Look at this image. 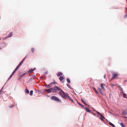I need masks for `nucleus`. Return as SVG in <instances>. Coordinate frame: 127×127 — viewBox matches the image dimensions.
I'll return each instance as SVG.
<instances>
[{
	"mask_svg": "<svg viewBox=\"0 0 127 127\" xmlns=\"http://www.w3.org/2000/svg\"><path fill=\"white\" fill-rule=\"evenodd\" d=\"M98 90H99V93H102V91H101V89H100L99 88L98 89Z\"/></svg>",
	"mask_w": 127,
	"mask_h": 127,
	"instance_id": "27",
	"label": "nucleus"
},
{
	"mask_svg": "<svg viewBox=\"0 0 127 127\" xmlns=\"http://www.w3.org/2000/svg\"><path fill=\"white\" fill-rule=\"evenodd\" d=\"M104 78H105V74L104 76Z\"/></svg>",
	"mask_w": 127,
	"mask_h": 127,
	"instance_id": "42",
	"label": "nucleus"
},
{
	"mask_svg": "<svg viewBox=\"0 0 127 127\" xmlns=\"http://www.w3.org/2000/svg\"><path fill=\"white\" fill-rule=\"evenodd\" d=\"M120 125L122 127H125V126L122 123H120Z\"/></svg>",
	"mask_w": 127,
	"mask_h": 127,
	"instance_id": "22",
	"label": "nucleus"
},
{
	"mask_svg": "<svg viewBox=\"0 0 127 127\" xmlns=\"http://www.w3.org/2000/svg\"><path fill=\"white\" fill-rule=\"evenodd\" d=\"M100 116V119L101 120H102L103 119H105V118L104 116H103L101 114V115Z\"/></svg>",
	"mask_w": 127,
	"mask_h": 127,
	"instance_id": "13",
	"label": "nucleus"
},
{
	"mask_svg": "<svg viewBox=\"0 0 127 127\" xmlns=\"http://www.w3.org/2000/svg\"><path fill=\"white\" fill-rule=\"evenodd\" d=\"M13 76V75H10V76L9 77V78H8V80H9V79H11V78H12V77Z\"/></svg>",
	"mask_w": 127,
	"mask_h": 127,
	"instance_id": "31",
	"label": "nucleus"
},
{
	"mask_svg": "<svg viewBox=\"0 0 127 127\" xmlns=\"http://www.w3.org/2000/svg\"><path fill=\"white\" fill-rule=\"evenodd\" d=\"M125 17H127V14H126L125 16Z\"/></svg>",
	"mask_w": 127,
	"mask_h": 127,
	"instance_id": "37",
	"label": "nucleus"
},
{
	"mask_svg": "<svg viewBox=\"0 0 127 127\" xmlns=\"http://www.w3.org/2000/svg\"><path fill=\"white\" fill-rule=\"evenodd\" d=\"M36 69V68H34L33 69V71H34V70H35Z\"/></svg>",
	"mask_w": 127,
	"mask_h": 127,
	"instance_id": "39",
	"label": "nucleus"
},
{
	"mask_svg": "<svg viewBox=\"0 0 127 127\" xmlns=\"http://www.w3.org/2000/svg\"><path fill=\"white\" fill-rule=\"evenodd\" d=\"M59 94L64 98L66 99L67 97L68 94L65 93L62 90H61V91L59 92Z\"/></svg>",
	"mask_w": 127,
	"mask_h": 127,
	"instance_id": "1",
	"label": "nucleus"
},
{
	"mask_svg": "<svg viewBox=\"0 0 127 127\" xmlns=\"http://www.w3.org/2000/svg\"><path fill=\"white\" fill-rule=\"evenodd\" d=\"M85 109L87 111V112H90L91 110L89 109L88 108H85Z\"/></svg>",
	"mask_w": 127,
	"mask_h": 127,
	"instance_id": "16",
	"label": "nucleus"
},
{
	"mask_svg": "<svg viewBox=\"0 0 127 127\" xmlns=\"http://www.w3.org/2000/svg\"><path fill=\"white\" fill-rule=\"evenodd\" d=\"M110 85L111 86H114V84H111Z\"/></svg>",
	"mask_w": 127,
	"mask_h": 127,
	"instance_id": "40",
	"label": "nucleus"
},
{
	"mask_svg": "<svg viewBox=\"0 0 127 127\" xmlns=\"http://www.w3.org/2000/svg\"><path fill=\"white\" fill-rule=\"evenodd\" d=\"M18 69V68H17V67H16V68L14 70L13 72L12 73L11 75L13 76L14 74L16 72V71Z\"/></svg>",
	"mask_w": 127,
	"mask_h": 127,
	"instance_id": "8",
	"label": "nucleus"
},
{
	"mask_svg": "<svg viewBox=\"0 0 127 127\" xmlns=\"http://www.w3.org/2000/svg\"><path fill=\"white\" fill-rule=\"evenodd\" d=\"M47 85H46V86H47Z\"/></svg>",
	"mask_w": 127,
	"mask_h": 127,
	"instance_id": "46",
	"label": "nucleus"
},
{
	"mask_svg": "<svg viewBox=\"0 0 127 127\" xmlns=\"http://www.w3.org/2000/svg\"><path fill=\"white\" fill-rule=\"evenodd\" d=\"M81 101L83 103L85 104L86 105H87V104L84 101L83 99H81Z\"/></svg>",
	"mask_w": 127,
	"mask_h": 127,
	"instance_id": "20",
	"label": "nucleus"
},
{
	"mask_svg": "<svg viewBox=\"0 0 127 127\" xmlns=\"http://www.w3.org/2000/svg\"><path fill=\"white\" fill-rule=\"evenodd\" d=\"M67 97H68L69 100H71L72 102H73V100L68 95V96H67Z\"/></svg>",
	"mask_w": 127,
	"mask_h": 127,
	"instance_id": "15",
	"label": "nucleus"
},
{
	"mask_svg": "<svg viewBox=\"0 0 127 127\" xmlns=\"http://www.w3.org/2000/svg\"><path fill=\"white\" fill-rule=\"evenodd\" d=\"M59 79L61 81H62L64 79V77L63 76H60L59 78Z\"/></svg>",
	"mask_w": 127,
	"mask_h": 127,
	"instance_id": "12",
	"label": "nucleus"
},
{
	"mask_svg": "<svg viewBox=\"0 0 127 127\" xmlns=\"http://www.w3.org/2000/svg\"><path fill=\"white\" fill-rule=\"evenodd\" d=\"M94 89L95 91V92H96V93H98V92H97L96 90V89L95 88H94Z\"/></svg>",
	"mask_w": 127,
	"mask_h": 127,
	"instance_id": "30",
	"label": "nucleus"
},
{
	"mask_svg": "<svg viewBox=\"0 0 127 127\" xmlns=\"http://www.w3.org/2000/svg\"><path fill=\"white\" fill-rule=\"evenodd\" d=\"M118 75V74L117 73H114L113 74V77L111 79V80H112L113 79L115 78Z\"/></svg>",
	"mask_w": 127,
	"mask_h": 127,
	"instance_id": "5",
	"label": "nucleus"
},
{
	"mask_svg": "<svg viewBox=\"0 0 127 127\" xmlns=\"http://www.w3.org/2000/svg\"><path fill=\"white\" fill-rule=\"evenodd\" d=\"M51 83V84H56V82H53L51 83Z\"/></svg>",
	"mask_w": 127,
	"mask_h": 127,
	"instance_id": "33",
	"label": "nucleus"
},
{
	"mask_svg": "<svg viewBox=\"0 0 127 127\" xmlns=\"http://www.w3.org/2000/svg\"><path fill=\"white\" fill-rule=\"evenodd\" d=\"M96 113L97 114H98L100 116L101 115V114L99 112L97 111H96Z\"/></svg>",
	"mask_w": 127,
	"mask_h": 127,
	"instance_id": "32",
	"label": "nucleus"
},
{
	"mask_svg": "<svg viewBox=\"0 0 127 127\" xmlns=\"http://www.w3.org/2000/svg\"><path fill=\"white\" fill-rule=\"evenodd\" d=\"M1 38H0V40H1Z\"/></svg>",
	"mask_w": 127,
	"mask_h": 127,
	"instance_id": "44",
	"label": "nucleus"
},
{
	"mask_svg": "<svg viewBox=\"0 0 127 127\" xmlns=\"http://www.w3.org/2000/svg\"><path fill=\"white\" fill-rule=\"evenodd\" d=\"M109 124L111 125V126H112V127H116L113 124H112V123L111 122H110L109 123Z\"/></svg>",
	"mask_w": 127,
	"mask_h": 127,
	"instance_id": "19",
	"label": "nucleus"
},
{
	"mask_svg": "<svg viewBox=\"0 0 127 127\" xmlns=\"http://www.w3.org/2000/svg\"><path fill=\"white\" fill-rule=\"evenodd\" d=\"M33 91L32 90H31L30 91V95H33Z\"/></svg>",
	"mask_w": 127,
	"mask_h": 127,
	"instance_id": "23",
	"label": "nucleus"
},
{
	"mask_svg": "<svg viewBox=\"0 0 127 127\" xmlns=\"http://www.w3.org/2000/svg\"><path fill=\"white\" fill-rule=\"evenodd\" d=\"M104 85L102 83L101 85V87L103 90H105V88L104 87Z\"/></svg>",
	"mask_w": 127,
	"mask_h": 127,
	"instance_id": "11",
	"label": "nucleus"
},
{
	"mask_svg": "<svg viewBox=\"0 0 127 127\" xmlns=\"http://www.w3.org/2000/svg\"><path fill=\"white\" fill-rule=\"evenodd\" d=\"M122 113L123 114L125 115H127V112L124 110H123L122 111Z\"/></svg>",
	"mask_w": 127,
	"mask_h": 127,
	"instance_id": "10",
	"label": "nucleus"
},
{
	"mask_svg": "<svg viewBox=\"0 0 127 127\" xmlns=\"http://www.w3.org/2000/svg\"><path fill=\"white\" fill-rule=\"evenodd\" d=\"M50 91L51 92H52V91H53L55 90L54 89V88H51L50 89Z\"/></svg>",
	"mask_w": 127,
	"mask_h": 127,
	"instance_id": "26",
	"label": "nucleus"
},
{
	"mask_svg": "<svg viewBox=\"0 0 127 127\" xmlns=\"http://www.w3.org/2000/svg\"><path fill=\"white\" fill-rule=\"evenodd\" d=\"M67 81L68 82V83H70V80L68 79L67 78L66 79Z\"/></svg>",
	"mask_w": 127,
	"mask_h": 127,
	"instance_id": "24",
	"label": "nucleus"
},
{
	"mask_svg": "<svg viewBox=\"0 0 127 127\" xmlns=\"http://www.w3.org/2000/svg\"><path fill=\"white\" fill-rule=\"evenodd\" d=\"M51 86V84L50 83L47 85V87L48 88H49Z\"/></svg>",
	"mask_w": 127,
	"mask_h": 127,
	"instance_id": "28",
	"label": "nucleus"
},
{
	"mask_svg": "<svg viewBox=\"0 0 127 127\" xmlns=\"http://www.w3.org/2000/svg\"><path fill=\"white\" fill-rule=\"evenodd\" d=\"M25 92L26 94H29V91L28 90V89H26L25 90Z\"/></svg>",
	"mask_w": 127,
	"mask_h": 127,
	"instance_id": "14",
	"label": "nucleus"
},
{
	"mask_svg": "<svg viewBox=\"0 0 127 127\" xmlns=\"http://www.w3.org/2000/svg\"><path fill=\"white\" fill-rule=\"evenodd\" d=\"M67 85L68 87H69V86H70L68 84H67Z\"/></svg>",
	"mask_w": 127,
	"mask_h": 127,
	"instance_id": "38",
	"label": "nucleus"
},
{
	"mask_svg": "<svg viewBox=\"0 0 127 127\" xmlns=\"http://www.w3.org/2000/svg\"><path fill=\"white\" fill-rule=\"evenodd\" d=\"M1 90L0 91V95L1 94Z\"/></svg>",
	"mask_w": 127,
	"mask_h": 127,
	"instance_id": "43",
	"label": "nucleus"
},
{
	"mask_svg": "<svg viewBox=\"0 0 127 127\" xmlns=\"http://www.w3.org/2000/svg\"><path fill=\"white\" fill-rule=\"evenodd\" d=\"M54 89L55 90V91H59L60 90L61 91V90H62L61 89L59 88L57 86H55L54 87Z\"/></svg>",
	"mask_w": 127,
	"mask_h": 127,
	"instance_id": "6",
	"label": "nucleus"
},
{
	"mask_svg": "<svg viewBox=\"0 0 127 127\" xmlns=\"http://www.w3.org/2000/svg\"><path fill=\"white\" fill-rule=\"evenodd\" d=\"M51 98L52 100H54L57 101L61 102V100H60L58 97H57L56 96H52L51 97Z\"/></svg>",
	"mask_w": 127,
	"mask_h": 127,
	"instance_id": "2",
	"label": "nucleus"
},
{
	"mask_svg": "<svg viewBox=\"0 0 127 127\" xmlns=\"http://www.w3.org/2000/svg\"><path fill=\"white\" fill-rule=\"evenodd\" d=\"M7 34H8L7 36L5 38L11 37L12 34V33L11 32H7Z\"/></svg>",
	"mask_w": 127,
	"mask_h": 127,
	"instance_id": "4",
	"label": "nucleus"
},
{
	"mask_svg": "<svg viewBox=\"0 0 127 127\" xmlns=\"http://www.w3.org/2000/svg\"><path fill=\"white\" fill-rule=\"evenodd\" d=\"M123 117L124 118H127V117H126L124 116V117Z\"/></svg>",
	"mask_w": 127,
	"mask_h": 127,
	"instance_id": "41",
	"label": "nucleus"
},
{
	"mask_svg": "<svg viewBox=\"0 0 127 127\" xmlns=\"http://www.w3.org/2000/svg\"><path fill=\"white\" fill-rule=\"evenodd\" d=\"M13 105H11L9 106L10 108H12L13 107Z\"/></svg>",
	"mask_w": 127,
	"mask_h": 127,
	"instance_id": "36",
	"label": "nucleus"
},
{
	"mask_svg": "<svg viewBox=\"0 0 127 127\" xmlns=\"http://www.w3.org/2000/svg\"><path fill=\"white\" fill-rule=\"evenodd\" d=\"M26 73H27V72H26V73H24L22 75H20V77H22L23 76H24Z\"/></svg>",
	"mask_w": 127,
	"mask_h": 127,
	"instance_id": "21",
	"label": "nucleus"
},
{
	"mask_svg": "<svg viewBox=\"0 0 127 127\" xmlns=\"http://www.w3.org/2000/svg\"><path fill=\"white\" fill-rule=\"evenodd\" d=\"M118 87L119 88H120L122 90V88L121 87V86H118Z\"/></svg>",
	"mask_w": 127,
	"mask_h": 127,
	"instance_id": "35",
	"label": "nucleus"
},
{
	"mask_svg": "<svg viewBox=\"0 0 127 127\" xmlns=\"http://www.w3.org/2000/svg\"><path fill=\"white\" fill-rule=\"evenodd\" d=\"M45 91L47 92L48 93H50L51 92L50 89H46Z\"/></svg>",
	"mask_w": 127,
	"mask_h": 127,
	"instance_id": "18",
	"label": "nucleus"
},
{
	"mask_svg": "<svg viewBox=\"0 0 127 127\" xmlns=\"http://www.w3.org/2000/svg\"><path fill=\"white\" fill-rule=\"evenodd\" d=\"M25 58H24L22 60L21 62L16 67L18 69L20 67V66L22 65V64L23 63V62L25 61Z\"/></svg>",
	"mask_w": 127,
	"mask_h": 127,
	"instance_id": "3",
	"label": "nucleus"
},
{
	"mask_svg": "<svg viewBox=\"0 0 127 127\" xmlns=\"http://www.w3.org/2000/svg\"><path fill=\"white\" fill-rule=\"evenodd\" d=\"M126 9H127V8H126Z\"/></svg>",
	"mask_w": 127,
	"mask_h": 127,
	"instance_id": "45",
	"label": "nucleus"
},
{
	"mask_svg": "<svg viewBox=\"0 0 127 127\" xmlns=\"http://www.w3.org/2000/svg\"><path fill=\"white\" fill-rule=\"evenodd\" d=\"M126 94H123V97L124 98H126Z\"/></svg>",
	"mask_w": 127,
	"mask_h": 127,
	"instance_id": "25",
	"label": "nucleus"
},
{
	"mask_svg": "<svg viewBox=\"0 0 127 127\" xmlns=\"http://www.w3.org/2000/svg\"><path fill=\"white\" fill-rule=\"evenodd\" d=\"M91 108L94 111H95V109L93 107H91Z\"/></svg>",
	"mask_w": 127,
	"mask_h": 127,
	"instance_id": "34",
	"label": "nucleus"
},
{
	"mask_svg": "<svg viewBox=\"0 0 127 127\" xmlns=\"http://www.w3.org/2000/svg\"><path fill=\"white\" fill-rule=\"evenodd\" d=\"M77 103H78V104L81 107H82V108H83L84 107V106L83 105L81 104L79 102H77Z\"/></svg>",
	"mask_w": 127,
	"mask_h": 127,
	"instance_id": "17",
	"label": "nucleus"
},
{
	"mask_svg": "<svg viewBox=\"0 0 127 127\" xmlns=\"http://www.w3.org/2000/svg\"><path fill=\"white\" fill-rule=\"evenodd\" d=\"M31 50L32 51V53H33L34 51V48H32L31 49Z\"/></svg>",
	"mask_w": 127,
	"mask_h": 127,
	"instance_id": "29",
	"label": "nucleus"
},
{
	"mask_svg": "<svg viewBox=\"0 0 127 127\" xmlns=\"http://www.w3.org/2000/svg\"><path fill=\"white\" fill-rule=\"evenodd\" d=\"M63 74L61 72H58L57 74V75L58 77L59 76H61Z\"/></svg>",
	"mask_w": 127,
	"mask_h": 127,
	"instance_id": "9",
	"label": "nucleus"
},
{
	"mask_svg": "<svg viewBox=\"0 0 127 127\" xmlns=\"http://www.w3.org/2000/svg\"><path fill=\"white\" fill-rule=\"evenodd\" d=\"M33 69L32 68L30 69L28 71V74L32 73L33 72Z\"/></svg>",
	"mask_w": 127,
	"mask_h": 127,
	"instance_id": "7",
	"label": "nucleus"
}]
</instances>
